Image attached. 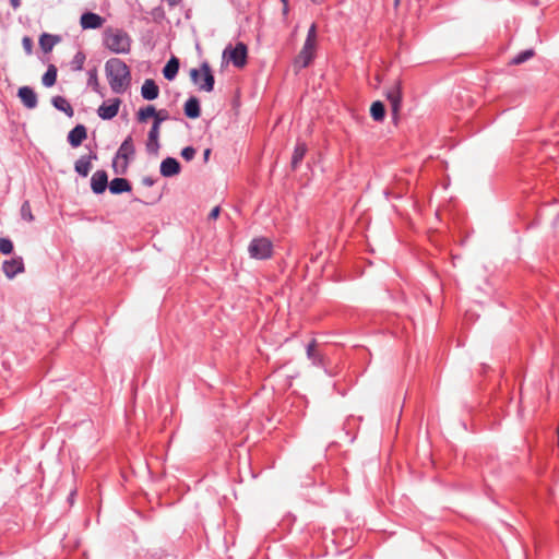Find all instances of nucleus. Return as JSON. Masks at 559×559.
I'll return each mask as SVG.
<instances>
[{
    "label": "nucleus",
    "mask_w": 559,
    "mask_h": 559,
    "mask_svg": "<svg viewBox=\"0 0 559 559\" xmlns=\"http://www.w3.org/2000/svg\"><path fill=\"white\" fill-rule=\"evenodd\" d=\"M105 72L114 93L122 94L129 88L131 84V72L124 61L118 58L109 59L105 64Z\"/></svg>",
    "instance_id": "nucleus-1"
},
{
    "label": "nucleus",
    "mask_w": 559,
    "mask_h": 559,
    "mask_svg": "<svg viewBox=\"0 0 559 559\" xmlns=\"http://www.w3.org/2000/svg\"><path fill=\"white\" fill-rule=\"evenodd\" d=\"M104 45L114 53L126 55L131 50V37L120 28L107 27L104 31Z\"/></svg>",
    "instance_id": "nucleus-2"
},
{
    "label": "nucleus",
    "mask_w": 559,
    "mask_h": 559,
    "mask_svg": "<svg viewBox=\"0 0 559 559\" xmlns=\"http://www.w3.org/2000/svg\"><path fill=\"white\" fill-rule=\"evenodd\" d=\"M190 78L201 91L212 92L214 88V75L207 62H203L200 69H191Z\"/></svg>",
    "instance_id": "nucleus-3"
},
{
    "label": "nucleus",
    "mask_w": 559,
    "mask_h": 559,
    "mask_svg": "<svg viewBox=\"0 0 559 559\" xmlns=\"http://www.w3.org/2000/svg\"><path fill=\"white\" fill-rule=\"evenodd\" d=\"M134 145L132 141V136L129 135L127 139L121 143L116 158L114 160L112 167L115 169L116 174H124L127 167H128V159L129 157L134 155Z\"/></svg>",
    "instance_id": "nucleus-4"
},
{
    "label": "nucleus",
    "mask_w": 559,
    "mask_h": 559,
    "mask_svg": "<svg viewBox=\"0 0 559 559\" xmlns=\"http://www.w3.org/2000/svg\"><path fill=\"white\" fill-rule=\"evenodd\" d=\"M247 46L239 41L235 46L228 45L223 51V59L231 62L237 68H242L247 63Z\"/></svg>",
    "instance_id": "nucleus-5"
},
{
    "label": "nucleus",
    "mask_w": 559,
    "mask_h": 559,
    "mask_svg": "<svg viewBox=\"0 0 559 559\" xmlns=\"http://www.w3.org/2000/svg\"><path fill=\"white\" fill-rule=\"evenodd\" d=\"M249 253L254 259H269L272 255V242L265 237L254 238L249 245Z\"/></svg>",
    "instance_id": "nucleus-6"
},
{
    "label": "nucleus",
    "mask_w": 559,
    "mask_h": 559,
    "mask_svg": "<svg viewBox=\"0 0 559 559\" xmlns=\"http://www.w3.org/2000/svg\"><path fill=\"white\" fill-rule=\"evenodd\" d=\"M386 99L390 102L391 110L393 119L396 121L399 119V114L401 109L402 103V87L400 82H395L388 91H386Z\"/></svg>",
    "instance_id": "nucleus-7"
},
{
    "label": "nucleus",
    "mask_w": 559,
    "mask_h": 559,
    "mask_svg": "<svg viewBox=\"0 0 559 559\" xmlns=\"http://www.w3.org/2000/svg\"><path fill=\"white\" fill-rule=\"evenodd\" d=\"M121 100L119 98L104 102L97 109L98 116L104 120H110L118 115Z\"/></svg>",
    "instance_id": "nucleus-8"
},
{
    "label": "nucleus",
    "mask_w": 559,
    "mask_h": 559,
    "mask_svg": "<svg viewBox=\"0 0 559 559\" xmlns=\"http://www.w3.org/2000/svg\"><path fill=\"white\" fill-rule=\"evenodd\" d=\"M105 20L93 12H85L81 15L80 24L83 29H95L103 26Z\"/></svg>",
    "instance_id": "nucleus-9"
},
{
    "label": "nucleus",
    "mask_w": 559,
    "mask_h": 559,
    "mask_svg": "<svg viewBox=\"0 0 559 559\" xmlns=\"http://www.w3.org/2000/svg\"><path fill=\"white\" fill-rule=\"evenodd\" d=\"M2 270L8 278H13L16 274L24 271L22 258H13L3 262Z\"/></svg>",
    "instance_id": "nucleus-10"
},
{
    "label": "nucleus",
    "mask_w": 559,
    "mask_h": 559,
    "mask_svg": "<svg viewBox=\"0 0 559 559\" xmlns=\"http://www.w3.org/2000/svg\"><path fill=\"white\" fill-rule=\"evenodd\" d=\"M108 185V176L105 170H97L91 178V188L94 193H103Z\"/></svg>",
    "instance_id": "nucleus-11"
},
{
    "label": "nucleus",
    "mask_w": 559,
    "mask_h": 559,
    "mask_svg": "<svg viewBox=\"0 0 559 559\" xmlns=\"http://www.w3.org/2000/svg\"><path fill=\"white\" fill-rule=\"evenodd\" d=\"M17 96L20 97L23 105L28 109H33L37 106V95L29 86L20 87Z\"/></svg>",
    "instance_id": "nucleus-12"
},
{
    "label": "nucleus",
    "mask_w": 559,
    "mask_h": 559,
    "mask_svg": "<svg viewBox=\"0 0 559 559\" xmlns=\"http://www.w3.org/2000/svg\"><path fill=\"white\" fill-rule=\"evenodd\" d=\"M316 47L304 44L299 55L295 59V66L298 68H306L314 57Z\"/></svg>",
    "instance_id": "nucleus-13"
},
{
    "label": "nucleus",
    "mask_w": 559,
    "mask_h": 559,
    "mask_svg": "<svg viewBox=\"0 0 559 559\" xmlns=\"http://www.w3.org/2000/svg\"><path fill=\"white\" fill-rule=\"evenodd\" d=\"M180 164L179 162L174 157H166L160 163V174L164 177H173L180 173Z\"/></svg>",
    "instance_id": "nucleus-14"
},
{
    "label": "nucleus",
    "mask_w": 559,
    "mask_h": 559,
    "mask_svg": "<svg viewBox=\"0 0 559 559\" xmlns=\"http://www.w3.org/2000/svg\"><path fill=\"white\" fill-rule=\"evenodd\" d=\"M87 138V131L85 126H75L68 134V141L72 147H78Z\"/></svg>",
    "instance_id": "nucleus-15"
},
{
    "label": "nucleus",
    "mask_w": 559,
    "mask_h": 559,
    "mask_svg": "<svg viewBox=\"0 0 559 559\" xmlns=\"http://www.w3.org/2000/svg\"><path fill=\"white\" fill-rule=\"evenodd\" d=\"M159 87L152 79H146L141 87V95L146 100H154L158 97Z\"/></svg>",
    "instance_id": "nucleus-16"
},
{
    "label": "nucleus",
    "mask_w": 559,
    "mask_h": 559,
    "mask_svg": "<svg viewBox=\"0 0 559 559\" xmlns=\"http://www.w3.org/2000/svg\"><path fill=\"white\" fill-rule=\"evenodd\" d=\"M158 138L159 128L157 126H152L146 141V151L150 154H157L159 148Z\"/></svg>",
    "instance_id": "nucleus-17"
},
{
    "label": "nucleus",
    "mask_w": 559,
    "mask_h": 559,
    "mask_svg": "<svg viewBox=\"0 0 559 559\" xmlns=\"http://www.w3.org/2000/svg\"><path fill=\"white\" fill-rule=\"evenodd\" d=\"M96 158V155L82 156L75 162V171L82 177H86L92 169L91 160Z\"/></svg>",
    "instance_id": "nucleus-18"
},
{
    "label": "nucleus",
    "mask_w": 559,
    "mask_h": 559,
    "mask_svg": "<svg viewBox=\"0 0 559 559\" xmlns=\"http://www.w3.org/2000/svg\"><path fill=\"white\" fill-rule=\"evenodd\" d=\"M185 114L191 119L199 118L201 115L200 103L197 97H190L185 104Z\"/></svg>",
    "instance_id": "nucleus-19"
},
{
    "label": "nucleus",
    "mask_w": 559,
    "mask_h": 559,
    "mask_svg": "<svg viewBox=\"0 0 559 559\" xmlns=\"http://www.w3.org/2000/svg\"><path fill=\"white\" fill-rule=\"evenodd\" d=\"M109 190L114 194L129 192L131 190V185L124 178H115L109 183Z\"/></svg>",
    "instance_id": "nucleus-20"
},
{
    "label": "nucleus",
    "mask_w": 559,
    "mask_h": 559,
    "mask_svg": "<svg viewBox=\"0 0 559 559\" xmlns=\"http://www.w3.org/2000/svg\"><path fill=\"white\" fill-rule=\"evenodd\" d=\"M53 107L60 111H63L68 117H73L74 110L71 104L62 96H55L51 99Z\"/></svg>",
    "instance_id": "nucleus-21"
},
{
    "label": "nucleus",
    "mask_w": 559,
    "mask_h": 559,
    "mask_svg": "<svg viewBox=\"0 0 559 559\" xmlns=\"http://www.w3.org/2000/svg\"><path fill=\"white\" fill-rule=\"evenodd\" d=\"M179 70V61L173 57L164 67L163 74L167 80H174Z\"/></svg>",
    "instance_id": "nucleus-22"
},
{
    "label": "nucleus",
    "mask_w": 559,
    "mask_h": 559,
    "mask_svg": "<svg viewBox=\"0 0 559 559\" xmlns=\"http://www.w3.org/2000/svg\"><path fill=\"white\" fill-rule=\"evenodd\" d=\"M58 41L57 36L44 33L39 38V46L45 52H49Z\"/></svg>",
    "instance_id": "nucleus-23"
},
{
    "label": "nucleus",
    "mask_w": 559,
    "mask_h": 559,
    "mask_svg": "<svg viewBox=\"0 0 559 559\" xmlns=\"http://www.w3.org/2000/svg\"><path fill=\"white\" fill-rule=\"evenodd\" d=\"M370 115L374 121H382L385 117V108L382 102L377 100L370 107Z\"/></svg>",
    "instance_id": "nucleus-24"
},
{
    "label": "nucleus",
    "mask_w": 559,
    "mask_h": 559,
    "mask_svg": "<svg viewBox=\"0 0 559 559\" xmlns=\"http://www.w3.org/2000/svg\"><path fill=\"white\" fill-rule=\"evenodd\" d=\"M306 152H307V147H306L305 143H298L296 145V147L294 150L293 157H292V167L293 168H296L299 165V163L305 157Z\"/></svg>",
    "instance_id": "nucleus-25"
},
{
    "label": "nucleus",
    "mask_w": 559,
    "mask_h": 559,
    "mask_svg": "<svg viewBox=\"0 0 559 559\" xmlns=\"http://www.w3.org/2000/svg\"><path fill=\"white\" fill-rule=\"evenodd\" d=\"M57 80V68L53 64H50L43 75V84L47 87L52 86Z\"/></svg>",
    "instance_id": "nucleus-26"
},
{
    "label": "nucleus",
    "mask_w": 559,
    "mask_h": 559,
    "mask_svg": "<svg viewBox=\"0 0 559 559\" xmlns=\"http://www.w3.org/2000/svg\"><path fill=\"white\" fill-rule=\"evenodd\" d=\"M87 75H88L87 85L91 86L94 92L100 94V85H99V81H98L97 68H93V69L88 70Z\"/></svg>",
    "instance_id": "nucleus-27"
},
{
    "label": "nucleus",
    "mask_w": 559,
    "mask_h": 559,
    "mask_svg": "<svg viewBox=\"0 0 559 559\" xmlns=\"http://www.w3.org/2000/svg\"><path fill=\"white\" fill-rule=\"evenodd\" d=\"M155 114L156 109L154 106H146L138 111V120L140 122H145L150 117H154Z\"/></svg>",
    "instance_id": "nucleus-28"
},
{
    "label": "nucleus",
    "mask_w": 559,
    "mask_h": 559,
    "mask_svg": "<svg viewBox=\"0 0 559 559\" xmlns=\"http://www.w3.org/2000/svg\"><path fill=\"white\" fill-rule=\"evenodd\" d=\"M534 56L533 49H527L518 53L511 61L512 64H521Z\"/></svg>",
    "instance_id": "nucleus-29"
},
{
    "label": "nucleus",
    "mask_w": 559,
    "mask_h": 559,
    "mask_svg": "<svg viewBox=\"0 0 559 559\" xmlns=\"http://www.w3.org/2000/svg\"><path fill=\"white\" fill-rule=\"evenodd\" d=\"M307 356L312 360L314 365H319L321 362L320 355L316 350V342L312 341L307 347Z\"/></svg>",
    "instance_id": "nucleus-30"
},
{
    "label": "nucleus",
    "mask_w": 559,
    "mask_h": 559,
    "mask_svg": "<svg viewBox=\"0 0 559 559\" xmlns=\"http://www.w3.org/2000/svg\"><path fill=\"white\" fill-rule=\"evenodd\" d=\"M21 216L26 222L34 221V216L32 214L31 204L28 201H25L21 206Z\"/></svg>",
    "instance_id": "nucleus-31"
},
{
    "label": "nucleus",
    "mask_w": 559,
    "mask_h": 559,
    "mask_svg": "<svg viewBox=\"0 0 559 559\" xmlns=\"http://www.w3.org/2000/svg\"><path fill=\"white\" fill-rule=\"evenodd\" d=\"M85 61V55L81 51L76 52L72 60V68L75 71H81L83 69Z\"/></svg>",
    "instance_id": "nucleus-32"
},
{
    "label": "nucleus",
    "mask_w": 559,
    "mask_h": 559,
    "mask_svg": "<svg viewBox=\"0 0 559 559\" xmlns=\"http://www.w3.org/2000/svg\"><path fill=\"white\" fill-rule=\"evenodd\" d=\"M13 251V243L8 238H0V252L3 254H10Z\"/></svg>",
    "instance_id": "nucleus-33"
},
{
    "label": "nucleus",
    "mask_w": 559,
    "mask_h": 559,
    "mask_svg": "<svg viewBox=\"0 0 559 559\" xmlns=\"http://www.w3.org/2000/svg\"><path fill=\"white\" fill-rule=\"evenodd\" d=\"M316 40H317V27L314 24H312L308 31V35H307L305 44L308 46L316 47Z\"/></svg>",
    "instance_id": "nucleus-34"
},
{
    "label": "nucleus",
    "mask_w": 559,
    "mask_h": 559,
    "mask_svg": "<svg viewBox=\"0 0 559 559\" xmlns=\"http://www.w3.org/2000/svg\"><path fill=\"white\" fill-rule=\"evenodd\" d=\"M168 118V112L166 110L156 111L154 115V123L153 126L160 127V123Z\"/></svg>",
    "instance_id": "nucleus-35"
},
{
    "label": "nucleus",
    "mask_w": 559,
    "mask_h": 559,
    "mask_svg": "<svg viewBox=\"0 0 559 559\" xmlns=\"http://www.w3.org/2000/svg\"><path fill=\"white\" fill-rule=\"evenodd\" d=\"M195 155V150L192 147V146H187L185 147L182 151H181V156L186 159V160H191L193 159Z\"/></svg>",
    "instance_id": "nucleus-36"
},
{
    "label": "nucleus",
    "mask_w": 559,
    "mask_h": 559,
    "mask_svg": "<svg viewBox=\"0 0 559 559\" xmlns=\"http://www.w3.org/2000/svg\"><path fill=\"white\" fill-rule=\"evenodd\" d=\"M23 47L27 53L32 52L33 49V41L29 37H24L22 40Z\"/></svg>",
    "instance_id": "nucleus-37"
},
{
    "label": "nucleus",
    "mask_w": 559,
    "mask_h": 559,
    "mask_svg": "<svg viewBox=\"0 0 559 559\" xmlns=\"http://www.w3.org/2000/svg\"><path fill=\"white\" fill-rule=\"evenodd\" d=\"M221 209L218 206H215L209 214L210 219H216L219 215Z\"/></svg>",
    "instance_id": "nucleus-38"
},
{
    "label": "nucleus",
    "mask_w": 559,
    "mask_h": 559,
    "mask_svg": "<svg viewBox=\"0 0 559 559\" xmlns=\"http://www.w3.org/2000/svg\"><path fill=\"white\" fill-rule=\"evenodd\" d=\"M142 183L146 187H152L154 183H155V179H153L152 177H143L142 178Z\"/></svg>",
    "instance_id": "nucleus-39"
},
{
    "label": "nucleus",
    "mask_w": 559,
    "mask_h": 559,
    "mask_svg": "<svg viewBox=\"0 0 559 559\" xmlns=\"http://www.w3.org/2000/svg\"><path fill=\"white\" fill-rule=\"evenodd\" d=\"M11 7L16 10L21 5V0H10Z\"/></svg>",
    "instance_id": "nucleus-40"
},
{
    "label": "nucleus",
    "mask_w": 559,
    "mask_h": 559,
    "mask_svg": "<svg viewBox=\"0 0 559 559\" xmlns=\"http://www.w3.org/2000/svg\"><path fill=\"white\" fill-rule=\"evenodd\" d=\"M210 154H211V150L210 148H206L203 153V157H204V160L206 162L210 157Z\"/></svg>",
    "instance_id": "nucleus-41"
},
{
    "label": "nucleus",
    "mask_w": 559,
    "mask_h": 559,
    "mask_svg": "<svg viewBox=\"0 0 559 559\" xmlns=\"http://www.w3.org/2000/svg\"><path fill=\"white\" fill-rule=\"evenodd\" d=\"M167 1H168V3H169L171 7H175V5L179 4L181 0H167Z\"/></svg>",
    "instance_id": "nucleus-42"
},
{
    "label": "nucleus",
    "mask_w": 559,
    "mask_h": 559,
    "mask_svg": "<svg viewBox=\"0 0 559 559\" xmlns=\"http://www.w3.org/2000/svg\"><path fill=\"white\" fill-rule=\"evenodd\" d=\"M313 3H321L323 0H311Z\"/></svg>",
    "instance_id": "nucleus-43"
}]
</instances>
